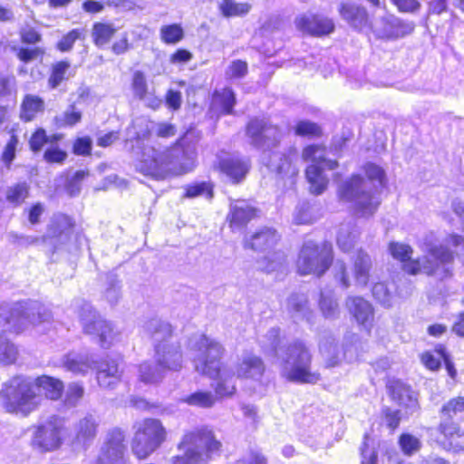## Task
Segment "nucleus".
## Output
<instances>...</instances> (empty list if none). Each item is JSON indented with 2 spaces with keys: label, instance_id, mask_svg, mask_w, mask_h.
<instances>
[{
  "label": "nucleus",
  "instance_id": "nucleus-1",
  "mask_svg": "<svg viewBox=\"0 0 464 464\" xmlns=\"http://www.w3.org/2000/svg\"><path fill=\"white\" fill-rule=\"evenodd\" d=\"M160 138H170L176 134L175 125L168 122H150L145 119H136L127 128L126 144L141 150L136 170L154 179H165L169 176L182 175L194 168V152L186 151L179 144L171 148L154 145L144 146V140L151 134Z\"/></svg>",
  "mask_w": 464,
  "mask_h": 464
},
{
  "label": "nucleus",
  "instance_id": "nucleus-2",
  "mask_svg": "<svg viewBox=\"0 0 464 464\" xmlns=\"http://www.w3.org/2000/svg\"><path fill=\"white\" fill-rule=\"evenodd\" d=\"M246 134L254 146L263 149L262 162L281 179H285V186L293 187L298 169L295 161L298 153L295 148H287L283 151L276 150L281 132L276 126L268 123L266 119H253L246 126Z\"/></svg>",
  "mask_w": 464,
  "mask_h": 464
},
{
  "label": "nucleus",
  "instance_id": "nucleus-3",
  "mask_svg": "<svg viewBox=\"0 0 464 464\" xmlns=\"http://www.w3.org/2000/svg\"><path fill=\"white\" fill-rule=\"evenodd\" d=\"M265 353L276 359L281 375L296 383H315L320 375L311 370L312 355L301 341L286 343L279 336V328H271L260 341Z\"/></svg>",
  "mask_w": 464,
  "mask_h": 464
},
{
  "label": "nucleus",
  "instance_id": "nucleus-4",
  "mask_svg": "<svg viewBox=\"0 0 464 464\" xmlns=\"http://www.w3.org/2000/svg\"><path fill=\"white\" fill-rule=\"evenodd\" d=\"M40 389L44 392L46 398L56 401L61 398L64 385L61 380L47 375L35 380L24 376L14 377L1 390L3 406L10 413L27 416L39 404L37 391Z\"/></svg>",
  "mask_w": 464,
  "mask_h": 464
},
{
  "label": "nucleus",
  "instance_id": "nucleus-5",
  "mask_svg": "<svg viewBox=\"0 0 464 464\" xmlns=\"http://www.w3.org/2000/svg\"><path fill=\"white\" fill-rule=\"evenodd\" d=\"M363 170L367 180L359 174L353 175L339 183L337 195L340 201L350 204L358 217L369 218L380 205L377 195L387 180L384 169L375 163H366Z\"/></svg>",
  "mask_w": 464,
  "mask_h": 464
},
{
  "label": "nucleus",
  "instance_id": "nucleus-6",
  "mask_svg": "<svg viewBox=\"0 0 464 464\" xmlns=\"http://www.w3.org/2000/svg\"><path fill=\"white\" fill-rule=\"evenodd\" d=\"M143 329L155 343L156 364L141 363L139 369L140 380L144 383H157L165 377L167 372H177L181 369L180 345L170 341L171 325L160 318H151L147 321Z\"/></svg>",
  "mask_w": 464,
  "mask_h": 464
},
{
  "label": "nucleus",
  "instance_id": "nucleus-7",
  "mask_svg": "<svg viewBox=\"0 0 464 464\" xmlns=\"http://www.w3.org/2000/svg\"><path fill=\"white\" fill-rule=\"evenodd\" d=\"M188 347L198 353L193 359L195 370L212 379L218 378L216 393L219 396L233 394L236 390L234 375L220 367L224 351L222 345L204 334H196L189 339Z\"/></svg>",
  "mask_w": 464,
  "mask_h": 464
},
{
  "label": "nucleus",
  "instance_id": "nucleus-8",
  "mask_svg": "<svg viewBox=\"0 0 464 464\" xmlns=\"http://www.w3.org/2000/svg\"><path fill=\"white\" fill-rule=\"evenodd\" d=\"M392 256L403 263V270L411 275L424 273L444 278L451 275L450 265L453 261L452 252L445 246H431L422 258L411 259V248L408 245L391 243Z\"/></svg>",
  "mask_w": 464,
  "mask_h": 464
},
{
  "label": "nucleus",
  "instance_id": "nucleus-9",
  "mask_svg": "<svg viewBox=\"0 0 464 464\" xmlns=\"http://www.w3.org/2000/svg\"><path fill=\"white\" fill-rule=\"evenodd\" d=\"M120 362V358H109L100 362L95 354L86 351L70 352L62 361L63 368L73 374L85 375L92 370H97V382L106 389H114L120 382L122 372Z\"/></svg>",
  "mask_w": 464,
  "mask_h": 464
},
{
  "label": "nucleus",
  "instance_id": "nucleus-10",
  "mask_svg": "<svg viewBox=\"0 0 464 464\" xmlns=\"http://www.w3.org/2000/svg\"><path fill=\"white\" fill-rule=\"evenodd\" d=\"M221 443L213 432L206 428L187 431L179 444L181 456L172 459L171 464H206L219 453Z\"/></svg>",
  "mask_w": 464,
  "mask_h": 464
},
{
  "label": "nucleus",
  "instance_id": "nucleus-11",
  "mask_svg": "<svg viewBox=\"0 0 464 464\" xmlns=\"http://www.w3.org/2000/svg\"><path fill=\"white\" fill-rule=\"evenodd\" d=\"M52 313L37 301L0 304V327L2 331L20 333L29 325L49 322Z\"/></svg>",
  "mask_w": 464,
  "mask_h": 464
},
{
  "label": "nucleus",
  "instance_id": "nucleus-12",
  "mask_svg": "<svg viewBox=\"0 0 464 464\" xmlns=\"http://www.w3.org/2000/svg\"><path fill=\"white\" fill-rule=\"evenodd\" d=\"M333 263V247L326 241L316 243L306 240L303 244L296 262L300 275H314L322 276Z\"/></svg>",
  "mask_w": 464,
  "mask_h": 464
},
{
  "label": "nucleus",
  "instance_id": "nucleus-13",
  "mask_svg": "<svg viewBox=\"0 0 464 464\" xmlns=\"http://www.w3.org/2000/svg\"><path fill=\"white\" fill-rule=\"evenodd\" d=\"M134 429L131 450L140 459L150 456L166 439V430L157 419H144L137 422Z\"/></svg>",
  "mask_w": 464,
  "mask_h": 464
},
{
  "label": "nucleus",
  "instance_id": "nucleus-14",
  "mask_svg": "<svg viewBox=\"0 0 464 464\" xmlns=\"http://www.w3.org/2000/svg\"><path fill=\"white\" fill-rule=\"evenodd\" d=\"M302 156L304 160L311 162L305 171L306 179L310 183L311 192L315 195L322 194L329 181L324 174V170L334 169L338 165L337 161L327 160L325 149L319 145L305 147Z\"/></svg>",
  "mask_w": 464,
  "mask_h": 464
},
{
  "label": "nucleus",
  "instance_id": "nucleus-15",
  "mask_svg": "<svg viewBox=\"0 0 464 464\" xmlns=\"http://www.w3.org/2000/svg\"><path fill=\"white\" fill-rule=\"evenodd\" d=\"M279 239L280 236L276 230L272 227L260 228L253 234L250 238L246 239V247L259 252L268 251V256L265 257L266 264L262 266V269L266 273L278 271L283 274L286 271L285 254L281 251L270 253V250L275 247Z\"/></svg>",
  "mask_w": 464,
  "mask_h": 464
},
{
  "label": "nucleus",
  "instance_id": "nucleus-16",
  "mask_svg": "<svg viewBox=\"0 0 464 464\" xmlns=\"http://www.w3.org/2000/svg\"><path fill=\"white\" fill-rule=\"evenodd\" d=\"M76 306L84 333L96 336L102 348H109L118 341L120 333L114 329L111 323L97 314L90 303L84 300L77 301Z\"/></svg>",
  "mask_w": 464,
  "mask_h": 464
},
{
  "label": "nucleus",
  "instance_id": "nucleus-17",
  "mask_svg": "<svg viewBox=\"0 0 464 464\" xmlns=\"http://www.w3.org/2000/svg\"><path fill=\"white\" fill-rule=\"evenodd\" d=\"M65 431L63 419L51 416L35 428L32 437V445L41 452L54 451L62 446Z\"/></svg>",
  "mask_w": 464,
  "mask_h": 464
},
{
  "label": "nucleus",
  "instance_id": "nucleus-18",
  "mask_svg": "<svg viewBox=\"0 0 464 464\" xmlns=\"http://www.w3.org/2000/svg\"><path fill=\"white\" fill-rule=\"evenodd\" d=\"M125 435L120 429L110 430L94 464H125Z\"/></svg>",
  "mask_w": 464,
  "mask_h": 464
},
{
  "label": "nucleus",
  "instance_id": "nucleus-19",
  "mask_svg": "<svg viewBox=\"0 0 464 464\" xmlns=\"http://www.w3.org/2000/svg\"><path fill=\"white\" fill-rule=\"evenodd\" d=\"M297 29L303 33L314 35L323 36L334 32V21L321 14H303L295 19Z\"/></svg>",
  "mask_w": 464,
  "mask_h": 464
},
{
  "label": "nucleus",
  "instance_id": "nucleus-20",
  "mask_svg": "<svg viewBox=\"0 0 464 464\" xmlns=\"http://www.w3.org/2000/svg\"><path fill=\"white\" fill-rule=\"evenodd\" d=\"M341 17L354 30L373 28L365 7L352 2L342 3L339 6Z\"/></svg>",
  "mask_w": 464,
  "mask_h": 464
},
{
  "label": "nucleus",
  "instance_id": "nucleus-21",
  "mask_svg": "<svg viewBox=\"0 0 464 464\" xmlns=\"http://www.w3.org/2000/svg\"><path fill=\"white\" fill-rule=\"evenodd\" d=\"M100 421L92 414H86L74 425L73 445L87 449L98 433Z\"/></svg>",
  "mask_w": 464,
  "mask_h": 464
},
{
  "label": "nucleus",
  "instance_id": "nucleus-22",
  "mask_svg": "<svg viewBox=\"0 0 464 464\" xmlns=\"http://www.w3.org/2000/svg\"><path fill=\"white\" fill-rule=\"evenodd\" d=\"M346 307L356 322L370 332L374 318L372 305L362 297L349 296L346 299Z\"/></svg>",
  "mask_w": 464,
  "mask_h": 464
},
{
  "label": "nucleus",
  "instance_id": "nucleus-23",
  "mask_svg": "<svg viewBox=\"0 0 464 464\" xmlns=\"http://www.w3.org/2000/svg\"><path fill=\"white\" fill-rule=\"evenodd\" d=\"M382 29H375L376 34L383 38H399L411 34L414 30L412 23H408L401 18L389 14L382 19Z\"/></svg>",
  "mask_w": 464,
  "mask_h": 464
},
{
  "label": "nucleus",
  "instance_id": "nucleus-24",
  "mask_svg": "<svg viewBox=\"0 0 464 464\" xmlns=\"http://www.w3.org/2000/svg\"><path fill=\"white\" fill-rule=\"evenodd\" d=\"M390 388L392 399L403 407L408 414H412L419 410L417 393L410 386L396 381Z\"/></svg>",
  "mask_w": 464,
  "mask_h": 464
},
{
  "label": "nucleus",
  "instance_id": "nucleus-25",
  "mask_svg": "<svg viewBox=\"0 0 464 464\" xmlns=\"http://www.w3.org/2000/svg\"><path fill=\"white\" fill-rule=\"evenodd\" d=\"M322 355L327 361L328 366H335L342 359L353 361V353L351 348L340 349L333 336H327L319 343Z\"/></svg>",
  "mask_w": 464,
  "mask_h": 464
},
{
  "label": "nucleus",
  "instance_id": "nucleus-26",
  "mask_svg": "<svg viewBox=\"0 0 464 464\" xmlns=\"http://www.w3.org/2000/svg\"><path fill=\"white\" fill-rule=\"evenodd\" d=\"M249 161L237 157L221 158L218 160V169L226 174L234 183L242 181L249 170Z\"/></svg>",
  "mask_w": 464,
  "mask_h": 464
},
{
  "label": "nucleus",
  "instance_id": "nucleus-27",
  "mask_svg": "<svg viewBox=\"0 0 464 464\" xmlns=\"http://www.w3.org/2000/svg\"><path fill=\"white\" fill-rule=\"evenodd\" d=\"M45 110L44 101L34 94H25L19 108V118L24 122H31Z\"/></svg>",
  "mask_w": 464,
  "mask_h": 464
},
{
  "label": "nucleus",
  "instance_id": "nucleus-28",
  "mask_svg": "<svg viewBox=\"0 0 464 464\" xmlns=\"http://www.w3.org/2000/svg\"><path fill=\"white\" fill-rule=\"evenodd\" d=\"M256 214V209L247 202L237 201L230 208V227L233 229H240L245 227Z\"/></svg>",
  "mask_w": 464,
  "mask_h": 464
},
{
  "label": "nucleus",
  "instance_id": "nucleus-29",
  "mask_svg": "<svg viewBox=\"0 0 464 464\" xmlns=\"http://www.w3.org/2000/svg\"><path fill=\"white\" fill-rule=\"evenodd\" d=\"M372 269L371 256L360 249L353 258V277L356 285L364 287L370 279V271Z\"/></svg>",
  "mask_w": 464,
  "mask_h": 464
},
{
  "label": "nucleus",
  "instance_id": "nucleus-30",
  "mask_svg": "<svg viewBox=\"0 0 464 464\" xmlns=\"http://www.w3.org/2000/svg\"><path fill=\"white\" fill-rule=\"evenodd\" d=\"M264 372V364L262 360L251 353L243 356L241 362L237 366V374L238 378L259 379Z\"/></svg>",
  "mask_w": 464,
  "mask_h": 464
},
{
  "label": "nucleus",
  "instance_id": "nucleus-31",
  "mask_svg": "<svg viewBox=\"0 0 464 464\" xmlns=\"http://www.w3.org/2000/svg\"><path fill=\"white\" fill-rule=\"evenodd\" d=\"M307 304L308 299L304 294H293L287 301L288 309L294 313L296 317L305 319L310 323L314 314Z\"/></svg>",
  "mask_w": 464,
  "mask_h": 464
},
{
  "label": "nucleus",
  "instance_id": "nucleus-32",
  "mask_svg": "<svg viewBox=\"0 0 464 464\" xmlns=\"http://www.w3.org/2000/svg\"><path fill=\"white\" fill-rule=\"evenodd\" d=\"M359 237V231L351 223L343 224L337 234V245L343 252H349Z\"/></svg>",
  "mask_w": 464,
  "mask_h": 464
},
{
  "label": "nucleus",
  "instance_id": "nucleus-33",
  "mask_svg": "<svg viewBox=\"0 0 464 464\" xmlns=\"http://www.w3.org/2000/svg\"><path fill=\"white\" fill-rule=\"evenodd\" d=\"M220 14L226 17L244 16L249 13L251 5L247 3H240L236 0H221L218 4Z\"/></svg>",
  "mask_w": 464,
  "mask_h": 464
},
{
  "label": "nucleus",
  "instance_id": "nucleus-34",
  "mask_svg": "<svg viewBox=\"0 0 464 464\" xmlns=\"http://www.w3.org/2000/svg\"><path fill=\"white\" fill-rule=\"evenodd\" d=\"M117 28L110 23H95L92 26V36L94 44L102 47L108 44L115 34Z\"/></svg>",
  "mask_w": 464,
  "mask_h": 464
},
{
  "label": "nucleus",
  "instance_id": "nucleus-35",
  "mask_svg": "<svg viewBox=\"0 0 464 464\" xmlns=\"http://www.w3.org/2000/svg\"><path fill=\"white\" fill-rule=\"evenodd\" d=\"M213 102L218 106L224 114H230L236 103V96L231 88H224L222 91H216L213 95Z\"/></svg>",
  "mask_w": 464,
  "mask_h": 464
},
{
  "label": "nucleus",
  "instance_id": "nucleus-36",
  "mask_svg": "<svg viewBox=\"0 0 464 464\" xmlns=\"http://www.w3.org/2000/svg\"><path fill=\"white\" fill-rule=\"evenodd\" d=\"M319 306L325 318L334 319L339 314L337 299L332 291L321 292Z\"/></svg>",
  "mask_w": 464,
  "mask_h": 464
},
{
  "label": "nucleus",
  "instance_id": "nucleus-37",
  "mask_svg": "<svg viewBox=\"0 0 464 464\" xmlns=\"http://www.w3.org/2000/svg\"><path fill=\"white\" fill-rule=\"evenodd\" d=\"M160 40L166 44H176L184 38V30L179 24L161 26L160 30Z\"/></svg>",
  "mask_w": 464,
  "mask_h": 464
},
{
  "label": "nucleus",
  "instance_id": "nucleus-38",
  "mask_svg": "<svg viewBox=\"0 0 464 464\" xmlns=\"http://www.w3.org/2000/svg\"><path fill=\"white\" fill-rule=\"evenodd\" d=\"M29 195V186L26 182L17 183L6 188V200L14 205H21Z\"/></svg>",
  "mask_w": 464,
  "mask_h": 464
},
{
  "label": "nucleus",
  "instance_id": "nucleus-39",
  "mask_svg": "<svg viewBox=\"0 0 464 464\" xmlns=\"http://www.w3.org/2000/svg\"><path fill=\"white\" fill-rule=\"evenodd\" d=\"M215 397L210 392H196L184 399V401L191 406L209 408L215 403Z\"/></svg>",
  "mask_w": 464,
  "mask_h": 464
},
{
  "label": "nucleus",
  "instance_id": "nucleus-40",
  "mask_svg": "<svg viewBox=\"0 0 464 464\" xmlns=\"http://www.w3.org/2000/svg\"><path fill=\"white\" fill-rule=\"evenodd\" d=\"M84 394V388L79 382H71L68 384L64 394V405L68 408H73L78 405Z\"/></svg>",
  "mask_w": 464,
  "mask_h": 464
},
{
  "label": "nucleus",
  "instance_id": "nucleus-41",
  "mask_svg": "<svg viewBox=\"0 0 464 464\" xmlns=\"http://www.w3.org/2000/svg\"><path fill=\"white\" fill-rule=\"evenodd\" d=\"M16 356V347L0 334V362L11 364L14 362Z\"/></svg>",
  "mask_w": 464,
  "mask_h": 464
},
{
  "label": "nucleus",
  "instance_id": "nucleus-42",
  "mask_svg": "<svg viewBox=\"0 0 464 464\" xmlns=\"http://www.w3.org/2000/svg\"><path fill=\"white\" fill-rule=\"evenodd\" d=\"M372 295L383 306L389 307L392 304V291L387 284L379 282L374 284L372 289Z\"/></svg>",
  "mask_w": 464,
  "mask_h": 464
},
{
  "label": "nucleus",
  "instance_id": "nucleus-43",
  "mask_svg": "<svg viewBox=\"0 0 464 464\" xmlns=\"http://www.w3.org/2000/svg\"><path fill=\"white\" fill-rule=\"evenodd\" d=\"M71 64L69 62L61 61L53 65L49 84L52 88H56L66 78Z\"/></svg>",
  "mask_w": 464,
  "mask_h": 464
},
{
  "label": "nucleus",
  "instance_id": "nucleus-44",
  "mask_svg": "<svg viewBox=\"0 0 464 464\" xmlns=\"http://www.w3.org/2000/svg\"><path fill=\"white\" fill-rule=\"evenodd\" d=\"M399 444L401 450L406 455L414 454L421 447V442L420 439L410 433L401 434L399 439Z\"/></svg>",
  "mask_w": 464,
  "mask_h": 464
},
{
  "label": "nucleus",
  "instance_id": "nucleus-45",
  "mask_svg": "<svg viewBox=\"0 0 464 464\" xmlns=\"http://www.w3.org/2000/svg\"><path fill=\"white\" fill-rule=\"evenodd\" d=\"M333 274L335 281L343 289L351 286L349 274L347 272L346 265L343 261L337 259L333 266Z\"/></svg>",
  "mask_w": 464,
  "mask_h": 464
},
{
  "label": "nucleus",
  "instance_id": "nucleus-46",
  "mask_svg": "<svg viewBox=\"0 0 464 464\" xmlns=\"http://www.w3.org/2000/svg\"><path fill=\"white\" fill-rule=\"evenodd\" d=\"M83 37V31L82 29H72L64 34L57 43L56 48L63 53L72 50L74 43Z\"/></svg>",
  "mask_w": 464,
  "mask_h": 464
},
{
  "label": "nucleus",
  "instance_id": "nucleus-47",
  "mask_svg": "<svg viewBox=\"0 0 464 464\" xmlns=\"http://www.w3.org/2000/svg\"><path fill=\"white\" fill-rule=\"evenodd\" d=\"M131 87L134 96L137 97L139 100L140 98L146 97V93L149 92L148 83L146 76L142 72L136 71L133 73Z\"/></svg>",
  "mask_w": 464,
  "mask_h": 464
},
{
  "label": "nucleus",
  "instance_id": "nucleus-48",
  "mask_svg": "<svg viewBox=\"0 0 464 464\" xmlns=\"http://www.w3.org/2000/svg\"><path fill=\"white\" fill-rule=\"evenodd\" d=\"M82 119V113L71 106L63 114L56 116L55 121L59 127L73 126Z\"/></svg>",
  "mask_w": 464,
  "mask_h": 464
},
{
  "label": "nucleus",
  "instance_id": "nucleus-49",
  "mask_svg": "<svg viewBox=\"0 0 464 464\" xmlns=\"http://www.w3.org/2000/svg\"><path fill=\"white\" fill-rule=\"evenodd\" d=\"M464 411V397H458L449 401L441 409L442 417L452 419L457 413Z\"/></svg>",
  "mask_w": 464,
  "mask_h": 464
},
{
  "label": "nucleus",
  "instance_id": "nucleus-50",
  "mask_svg": "<svg viewBox=\"0 0 464 464\" xmlns=\"http://www.w3.org/2000/svg\"><path fill=\"white\" fill-rule=\"evenodd\" d=\"M108 287L105 291V297L111 304H117L120 298L119 280L115 275L107 276Z\"/></svg>",
  "mask_w": 464,
  "mask_h": 464
},
{
  "label": "nucleus",
  "instance_id": "nucleus-51",
  "mask_svg": "<svg viewBox=\"0 0 464 464\" xmlns=\"http://www.w3.org/2000/svg\"><path fill=\"white\" fill-rule=\"evenodd\" d=\"M295 134L298 136H319L321 128L318 124L310 121H300L295 126Z\"/></svg>",
  "mask_w": 464,
  "mask_h": 464
},
{
  "label": "nucleus",
  "instance_id": "nucleus-52",
  "mask_svg": "<svg viewBox=\"0 0 464 464\" xmlns=\"http://www.w3.org/2000/svg\"><path fill=\"white\" fill-rule=\"evenodd\" d=\"M59 137L57 135L53 136L52 140H50L49 137L46 135V132L44 129H38L31 137L30 140V148L34 151H39L42 147L53 140H58Z\"/></svg>",
  "mask_w": 464,
  "mask_h": 464
},
{
  "label": "nucleus",
  "instance_id": "nucleus-53",
  "mask_svg": "<svg viewBox=\"0 0 464 464\" xmlns=\"http://www.w3.org/2000/svg\"><path fill=\"white\" fill-rule=\"evenodd\" d=\"M72 227L71 219L65 215H58L53 220L50 225V231L53 236L63 234L65 230Z\"/></svg>",
  "mask_w": 464,
  "mask_h": 464
},
{
  "label": "nucleus",
  "instance_id": "nucleus-54",
  "mask_svg": "<svg viewBox=\"0 0 464 464\" xmlns=\"http://www.w3.org/2000/svg\"><path fill=\"white\" fill-rule=\"evenodd\" d=\"M294 221L297 225L312 223L313 219L310 214V205L307 202L299 204L294 214Z\"/></svg>",
  "mask_w": 464,
  "mask_h": 464
},
{
  "label": "nucleus",
  "instance_id": "nucleus-55",
  "mask_svg": "<svg viewBox=\"0 0 464 464\" xmlns=\"http://www.w3.org/2000/svg\"><path fill=\"white\" fill-rule=\"evenodd\" d=\"M368 436H364V440L361 447V456L362 461L361 464H377L378 462V454L374 448H370L368 445Z\"/></svg>",
  "mask_w": 464,
  "mask_h": 464
},
{
  "label": "nucleus",
  "instance_id": "nucleus-56",
  "mask_svg": "<svg viewBox=\"0 0 464 464\" xmlns=\"http://www.w3.org/2000/svg\"><path fill=\"white\" fill-rule=\"evenodd\" d=\"M15 92L16 80L14 76L0 74V96H9Z\"/></svg>",
  "mask_w": 464,
  "mask_h": 464
},
{
  "label": "nucleus",
  "instance_id": "nucleus-57",
  "mask_svg": "<svg viewBox=\"0 0 464 464\" xmlns=\"http://www.w3.org/2000/svg\"><path fill=\"white\" fill-rule=\"evenodd\" d=\"M401 13L414 14L420 11L421 5L418 0H391Z\"/></svg>",
  "mask_w": 464,
  "mask_h": 464
},
{
  "label": "nucleus",
  "instance_id": "nucleus-58",
  "mask_svg": "<svg viewBox=\"0 0 464 464\" xmlns=\"http://www.w3.org/2000/svg\"><path fill=\"white\" fill-rule=\"evenodd\" d=\"M229 78H242L247 73V63L242 60H235L227 70Z\"/></svg>",
  "mask_w": 464,
  "mask_h": 464
},
{
  "label": "nucleus",
  "instance_id": "nucleus-59",
  "mask_svg": "<svg viewBox=\"0 0 464 464\" xmlns=\"http://www.w3.org/2000/svg\"><path fill=\"white\" fill-rule=\"evenodd\" d=\"M18 144V138L16 135L12 134L2 155L3 161L9 165L15 157V150Z\"/></svg>",
  "mask_w": 464,
  "mask_h": 464
},
{
  "label": "nucleus",
  "instance_id": "nucleus-60",
  "mask_svg": "<svg viewBox=\"0 0 464 464\" xmlns=\"http://www.w3.org/2000/svg\"><path fill=\"white\" fill-rule=\"evenodd\" d=\"M436 352L440 354L439 357H436L434 354L430 353H425L421 355V362L423 364L430 370L435 371L438 370L441 365V350L440 347L436 350Z\"/></svg>",
  "mask_w": 464,
  "mask_h": 464
},
{
  "label": "nucleus",
  "instance_id": "nucleus-61",
  "mask_svg": "<svg viewBox=\"0 0 464 464\" xmlns=\"http://www.w3.org/2000/svg\"><path fill=\"white\" fill-rule=\"evenodd\" d=\"M205 193H207L209 198L212 197V192L209 189V186L206 182L190 185L186 188V197L188 198H195Z\"/></svg>",
  "mask_w": 464,
  "mask_h": 464
},
{
  "label": "nucleus",
  "instance_id": "nucleus-62",
  "mask_svg": "<svg viewBox=\"0 0 464 464\" xmlns=\"http://www.w3.org/2000/svg\"><path fill=\"white\" fill-rule=\"evenodd\" d=\"M442 419L439 426L440 432L447 438L452 437L459 430L458 424L447 417H442Z\"/></svg>",
  "mask_w": 464,
  "mask_h": 464
},
{
  "label": "nucleus",
  "instance_id": "nucleus-63",
  "mask_svg": "<svg viewBox=\"0 0 464 464\" xmlns=\"http://www.w3.org/2000/svg\"><path fill=\"white\" fill-rule=\"evenodd\" d=\"M383 413L387 426L392 430H395L399 426L401 421L400 411L386 408L383 410Z\"/></svg>",
  "mask_w": 464,
  "mask_h": 464
},
{
  "label": "nucleus",
  "instance_id": "nucleus-64",
  "mask_svg": "<svg viewBox=\"0 0 464 464\" xmlns=\"http://www.w3.org/2000/svg\"><path fill=\"white\" fill-rule=\"evenodd\" d=\"M92 150V140L88 137L79 138L73 145V152L77 155H88Z\"/></svg>",
  "mask_w": 464,
  "mask_h": 464
}]
</instances>
